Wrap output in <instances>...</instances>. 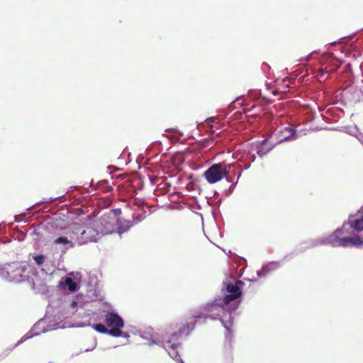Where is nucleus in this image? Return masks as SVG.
I'll use <instances>...</instances> for the list:
<instances>
[{"label": "nucleus", "mask_w": 363, "mask_h": 363, "mask_svg": "<svg viewBox=\"0 0 363 363\" xmlns=\"http://www.w3.org/2000/svg\"><path fill=\"white\" fill-rule=\"evenodd\" d=\"M238 282L235 285L228 284L226 291L228 294L225 298L215 300L213 302L208 303L206 307V311L212 318H219L223 326L228 330L230 322L231 320L230 310H235L238 307V304L231 303L230 302L236 299L240 294V289Z\"/></svg>", "instance_id": "obj_1"}, {"label": "nucleus", "mask_w": 363, "mask_h": 363, "mask_svg": "<svg viewBox=\"0 0 363 363\" xmlns=\"http://www.w3.org/2000/svg\"><path fill=\"white\" fill-rule=\"evenodd\" d=\"M351 225L348 223H345L341 228L337 229L328 237L317 240L315 245L329 244L334 247H359L363 245V238L357 235H351Z\"/></svg>", "instance_id": "obj_2"}, {"label": "nucleus", "mask_w": 363, "mask_h": 363, "mask_svg": "<svg viewBox=\"0 0 363 363\" xmlns=\"http://www.w3.org/2000/svg\"><path fill=\"white\" fill-rule=\"evenodd\" d=\"M28 265L22 263H12L0 266V277L13 282H20L28 277Z\"/></svg>", "instance_id": "obj_3"}, {"label": "nucleus", "mask_w": 363, "mask_h": 363, "mask_svg": "<svg viewBox=\"0 0 363 363\" xmlns=\"http://www.w3.org/2000/svg\"><path fill=\"white\" fill-rule=\"evenodd\" d=\"M106 325L109 331V335L113 337H129L127 333H123L122 328L124 327V321L116 313L110 312L106 314L104 319Z\"/></svg>", "instance_id": "obj_4"}, {"label": "nucleus", "mask_w": 363, "mask_h": 363, "mask_svg": "<svg viewBox=\"0 0 363 363\" xmlns=\"http://www.w3.org/2000/svg\"><path fill=\"white\" fill-rule=\"evenodd\" d=\"M232 164H214L204 172V177L209 184H214L228 176Z\"/></svg>", "instance_id": "obj_5"}, {"label": "nucleus", "mask_w": 363, "mask_h": 363, "mask_svg": "<svg viewBox=\"0 0 363 363\" xmlns=\"http://www.w3.org/2000/svg\"><path fill=\"white\" fill-rule=\"evenodd\" d=\"M86 240L84 238H80L77 235V233L74 231H72L70 233L69 238L67 237H60L55 240V243L57 245H66L67 247H72L73 243H77L79 245L84 244Z\"/></svg>", "instance_id": "obj_6"}, {"label": "nucleus", "mask_w": 363, "mask_h": 363, "mask_svg": "<svg viewBox=\"0 0 363 363\" xmlns=\"http://www.w3.org/2000/svg\"><path fill=\"white\" fill-rule=\"evenodd\" d=\"M73 231L77 233V235L80 238H84L86 240V242L88 241L96 242L97 240V237L99 233L93 228H87L86 230H82L79 227L73 228Z\"/></svg>", "instance_id": "obj_7"}, {"label": "nucleus", "mask_w": 363, "mask_h": 363, "mask_svg": "<svg viewBox=\"0 0 363 363\" xmlns=\"http://www.w3.org/2000/svg\"><path fill=\"white\" fill-rule=\"evenodd\" d=\"M177 335H174L172 340H167L163 343L164 348L168 352L169 356L176 359L178 357L177 347L179 345Z\"/></svg>", "instance_id": "obj_8"}, {"label": "nucleus", "mask_w": 363, "mask_h": 363, "mask_svg": "<svg viewBox=\"0 0 363 363\" xmlns=\"http://www.w3.org/2000/svg\"><path fill=\"white\" fill-rule=\"evenodd\" d=\"M347 223L351 225V230L357 232L363 231V210L359 212L357 218L350 217Z\"/></svg>", "instance_id": "obj_9"}, {"label": "nucleus", "mask_w": 363, "mask_h": 363, "mask_svg": "<svg viewBox=\"0 0 363 363\" xmlns=\"http://www.w3.org/2000/svg\"><path fill=\"white\" fill-rule=\"evenodd\" d=\"M340 64L326 65L324 68H320L318 70L316 77L319 81L325 80L328 79V76L325 77V75L336 71L340 67Z\"/></svg>", "instance_id": "obj_10"}, {"label": "nucleus", "mask_w": 363, "mask_h": 363, "mask_svg": "<svg viewBox=\"0 0 363 363\" xmlns=\"http://www.w3.org/2000/svg\"><path fill=\"white\" fill-rule=\"evenodd\" d=\"M60 285L63 289H68L69 291H75L77 289V284L71 278L66 277L62 279Z\"/></svg>", "instance_id": "obj_11"}, {"label": "nucleus", "mask_w": 363, "mask_h": 363, "mask_svg": "<svg viewBox=\"0 0 363 363\" xmlns=\"http://www.w3.org/2000/svg\"><path fill=\"white\" fill-rule=\"evenodd\" d=\"M284 133H285V135L283 136V138H280L281 142L284 140H294L296 138L295 136V131L291 128H285Z\"/></svg>", "instance_id": "obj_12"}, {"label": "nucleus", "mask_w": 363, "mask_h": 363, "mask_svg": "<svg viewBox=\"0 0 363 363\" xmlns=\"http://www.w3.org/2000/svg\"><path fill=\"white\" fill-rule=\"evenodd\" d=\"M82 304L81 302L78 301L73 300L69 303V313H75L78 308L82 307Z\"/></svg>", "instance_id": "obj_13"}, {"label": "nucleus", "mask_w": 363, "mask_h": 363, "mask_svg": "<svg viewBox=\"0 0 363 363\" xmlns=\"http://www.w3.org/2000/svg\"><path fill=\"white\" fill-rule=\"evenodd\" d=\"M93 328L96 330L97 332L100 333L104 334H108L109 335V330L108 329L107 326H105L103 324H96L93 326Z\"/></svg>", "instance_id": "obj_14"}, {"label": "nucleus", "mask_w": 363, "mask_h": 363, "mask_svg": "<svg viewBox=\"0 0 363 363\" xmlns=\"http://www.w3.org/2000/svg\"><path fill=\"white\" fill-rule=\"evenodd\" d=\"M116 220H117L115 216L111 218V222H109L108 223V225H111V227H109V226L106 227V230L104 231H103L101 233L102 234H108V233H113L114 231V228L112 227V225H113Z\"/></svg>", "instance_id": "obj_15"}, {"label": "nucleus", "mask_w": 363, "mask_h": 363, "mask_svg": "<svg viewBox=\"0 0 363 363\" xmlns=\"http://www.w3.org/2000/svg\"><path fill=\"white\" fill-rule=\"evenodd\" d=\"M33 259L38 265L42 264L44 262V257L43 255H35Z\"/></svg>", "instance_id": "obj_16"}, {"label": "nucleus", "mask_w": 363, "mask_h": 363, "mask_svg": "<svg viewBox=\"0 0 363 363\" xmlns=\"http://www.w3.org/2000/svg\"><path fill=\"white\" fill-rule=\"evenodd\" d=\"M268 271H269V267H265L262 269V271L257 272V275L259 277L264 276L267 273Z\"/></svg>", "instance_id": "obj_17"}, {"label": "nucleus", "mask_w": 363, "mask_h": 363, "mask_svg": "<svg viewBox=\"0 0 363 363\" xmlns=\"http://www.w3.org/2000/svg\"><path fill=\"white\" fill-rule=\"evenodd\" d=\"M160 342H161L159 340H150L149 341L148 345H155H155H159V344H160Z\"/></svg>", "instance_id": "obj_18"}, {"label": "nucleus", "mask_w": 363, "mask_h": 363, "mask_svg": "<svg viewBox=\"0 0 363 363\" xmlns=\"http://www.w3.org/2000/svg\"><path fill=\"white\" fill-rule=\"evenodd\" d=\"M130 228L129 225H127L125 228H119L118 230V233H123V232L126 231Z\"/></svg>", "instance_id": "obj_19"}, {"label": "nucleus", "mask_w": 363, "mask_h": 363, "mask_svg": "<svg viewBox=\"0 0 363 363\" xmlns=\"http://www.w3.org/2000/svg\"><path fill=\"white\" fill-rule=\"evenodd\" d=\"M32 337V335L27 334L23 337H22L21 342L25 341L26 340Z\"/></svg>", "instance_id": "obj_20"}, {"label": "nucleus", "mask_w": 363, "mask_h": 363, "mask_svg": "<svg viewBox=\"0 0 363 363\" xmlns=\"http://www.w3.org/2000/svg\"><path fill=\"white\" fill-rule=\"evenodd\" d=\"M96 345V340H94L93 342V345H92V347L91 348H87L86 349V351H90V350H92Z\"/></svg>", "instance_id": "obj_21"}, {"label": "nucleus", "mask_w": 363, "mask_h": 363, "mask_svg": "<svg viewBox=\"0 0 363 363\" xmlns=\"http://www.w3.org/2000/svg\"><path fill=\"white\" fill-rule=\"evenodd\" d=\"M267 152H264L262 150H258L257 153L260 155V156H262L263 155L266 154Z\"/></svg>", "instance_id": "obj_22"}, {"label": "nucleus", "mask_w": 363, "mask_h": 363, "mask_svg": "<svg viewBox=\"0 0 363 363\" xmlns=\"http://www.w3.org/2000/svg\"><path fill=\"white\" fill-rule=\"evenodd\" d=\"M178 363H184L181 359H178Z\"/></svg>", "instance_id": "obj_23"}, {"label": "nucleus", "mask_w": 363, "mask_h": 363, "mask_svg": "<svg viewBox=\"0 0 363 363\" xmlns=\"http://www.w3.org/2000/svg\"><path fill=\"white\" fill-rule=\"evenodd\" d=\"M182 333H184V332H185V330H184V327L182 329Z\"/></svg>", "instance_id": "obj_24"}]
</instances>
